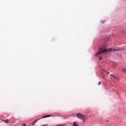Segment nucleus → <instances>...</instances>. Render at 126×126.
I'll use <instances>...</instances> for the list:
<instances>
[{"label": "nucleus", "instance_id": "nucleus-15", "mask_svg": "<svg viewBox=\"0 0 126 126\" xmlns=\"http://www.w3.org/2000/svg\"><path fill=\"white\" fill-rule=\"evenodd\" d=\"M70 125H72V124H71V123H70Z\"/></svg>", "mask_w": 126, "mask_h": 126}, {"label": "nucleus", "instance_id": "nucleus-11", "mask_svg": "<svg viewBox=\"0 0 126 126\" xmlns=\"http://www.w3.org/2000/svg\"><path fill=\"white\" fill-rule=\"evenodd\" d=\"M22 126H26V124H24L22 125Z\"/></svg>", "mask_w": 126, "mask_h": 126}, {"label": "nucleus", "instance_id": "nucleus-1", "mask_svg": "<svg viewBox=\"0 0 126 126\" xmlns=\"http://www.w3.org/2000/svg\"><path fill=\"white\" fill-rule=\"evenodd\" d=\"M98 51H99L95 55V56H99V55H102V54H105L109 52H112V51H113V48L107 49L106 45H103L99 48Z\"/></svg>", "mask_w": 126, "mask_h": 126}, {"label": "nucleus", "instance_id": "nucleus-2", "mask_svg": "<svg viewBox=\"0 0 126 126\" xmlns=\"http://www.w3.org/2000/svg\"><path fill=\"white\" fill-rule=\"evenodd\" d=\"M77 117L79 119H80V120H82V121H83L84 123H85V121H86V117H85L84 115H82L80 113H78L77 114Z\"/></svg>", "mask_w": 126, "mask_h": 126}, {"label": "nucleus", "instance_id": "nucleus-12", "mask_svg": "<svg viewBox=\"0 0 126 126\" xmlns=\"http://www.w3.org/2000/svg\"><path fill=\"white\" fill-rule=\"evenodd\" d=\"M48 126V124L43 125L42 126Z\"/></svg>", "mask_w": 126, "mask_h": 126}, {"label": "nucleus", "instance_id": "nucleus-7", "mask_svg": "<svg viewBox=\"0 0 126 126\" xmlns=\"http://www.w3.org/2000/svg\"><path fill=\"white\" fill-rule=\"evenodd\" d=\"M3 122H4V123H6V124H8L9 120L8 119H6V120H3Z\"/></svg>", "mask_w": 126, "mask_h": 126}, {"label": "nucleus", "instance_id": "nucleus-5", "mask_svg": "<svg viewBox=\"0 0 126 126\" xmlns=\"http://www.w3.org/2000/svg\"><path fill=\"white\" fill-rule=\"evenodd\" d=\"M49 117H52V115H49L43 116L42 117V118H43V119H44V118H49Z\"/></svg>", "mask_w": 126, "mask_h": 126}, {"label": "nucleus", "instance_id": "nucleus-6", "mask_svg": "<svg viewBox=\"0 0 126 126\" xmlns=\"http://www.w3.org/2000/svg\"><path fill=\"white\" fill-rule=\"evenodd\" d=\"M73 126H79V124H76V122H73Z\"/></svg>", "mask_w": 126, "mask_h": 126}, {"label": "nucleus", "instance_id": "nucleus-3", "mask_svg": "<svg viewBox=\"0 0 126 126\" xmlns=\"http://www.w3.org/2000/svg\"><path fill=\"white\" fill-rule=\"evenodd\" d=\"M111 77H113V78H114L115 79H116L117 80H120V77L116 76L115 75L110 74Z\"/></svg>", "mask_w": 126, "mask_h": 126}, {"label": "nucleus", "instance_id": "nucleus-8", "mask_svg": "<svg viewBox=\"0 0 126 126\" xmlns=\"http://www.w3.org/2000/svg\"><path fill=\"white\" fill-rule=\"evenodd\" d=\"M37 123V120L34 121L32 124V126H35V123Z\"/></svg>", "mask_w": 126, "mask_h": 126}, {"label": "nucleus", "instance_id": "nucleus-13", "mask_svg": "<svg viewBox=\"0 0 126 126\" xmlns=\"http://www.w3.org/2000/svg\"><path fill=\"white\" fill-rule=\"evenodd\" d=\"M99 60H100V61H101V60H102V57L99 58Z\"/></svg>", "mask_w": 126, "mask_h": 126}, {"label": "nucleus", "instance_id": "nucleus-10", "mask_svg": "<svg viewBox=\"0 0 126 126\" xmlns=\"http://www.w3.org/2000/svg\"><path fill=\"white\" fill-rule=\"evenodd\" d=\"M98 85H101V81H99V82L98 83Z\"/></svg>", "mask_w": 126, "mask_h": 126}, {"label": "nucleus", "instance_id": "nucleus-14", "mask_svg": "<svg viewBox=\"0 0 126 126\" xmlns=\"http://www.w3.org/2000/svg\"><path fill=\"white\" fill-rule=\"evenodd\" d=\"M105 72H106V73H108V74H110V72H109L106 71Z\"/></svg>", "mask_w": 126, "mask_h": 126}, {"label": "nucleus", "instance_id": "nucleus-4", "mask_svg": "<svg viewBox=\"0 0 126 126\" xmlns=\"http://www.w3.org/2000/svg\"><path fill=\"white\" fill-rule=\"evenodd\" d=\"M122 50H124L123 48H114L113 49V51L114 52H119L120 51H122Z\"/></svg>", "mask_w": 126, "mask_h": 126}, {"label": "nucleus", "instance_id": "nucleus-9", "mask_svg": "<svg viewBox=\"0 0 126 126\" xmlns=\"http://www.w3.org/2000/svg\"><path fill=\"white\" fill-rule=\"evenodd\" d=\"M122 71H124V72H126V69L125 68H123L122 69Z\"/></svg>", "mask_w": 126, "mask_h": 126}]
</instances>
